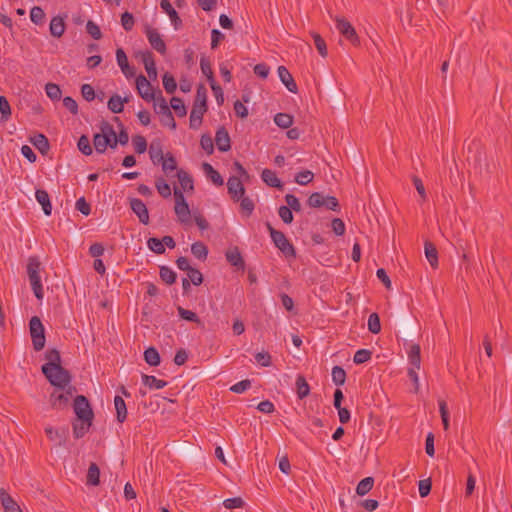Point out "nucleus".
I'll use <instances>...</instances> for the list:
<instances>
[{"label":"nucleus","mask_w":512,"mask_h":512,"mask_svg":"<svg viewBox=\"0 0 512 512\" xmlns=\"http://www.w3.org/2000/svg\"><path fill=\"white\" fill-rule=\"evenodd\" d=\"M425 256L431 265L432 268L436 269L438 267V251L436 249V246L430 242L426 241L425 245Z\"/></svg>","instance_id":"nucleus-28"},{"label":"nucleus","mask_w":512,"mask_h":512,"mask_svg":"<svg viewBox=\"0 0 512 512\" xmlns=\"http://www.w3.org/2000/svg\"><path fill=\"white\" fill-rule=\"evenodd\" d=\"M285 201L287 203V207L291 209V212H300L302 209L301 203L299 199L293 194H286Z\"/></svg>","instance_id":"nucleus-63"},{"label":"nucleus","mask_w":512,"mask_h":512,"mask_svg":"<svg viewBox=\"0 0 512 512\" xmlns=\"http://www.w3.org/2000/svg\"><path fill=\"white\" fill-rule=\"evenodd\" d=\"M215 143L219 151L227 152L231 149V139L227 129L220 126L215 134Z\"/></svg>","instance_id":"nucleus-17"},{"label":"nucleus","mask_w":512,"mask_h":512,"mask_svg":"<svg viewBox=\"0 0 512 512\" xmlns=\"http://www.w3.org/2000/svg\"><path fill=\"white\" fill-rule=\"evenodd\" d=\"M86 31L95 40H99L102 37L99 26L92 20H88L86 24Z\"/></svg>","instance_id":"nucleus-64"},{"label":"nucleus","mask_w":512,"mask_h":512,"mask_svg":"<svg viewBox=\"0 0 512 512\" xmlns=\"http://www.w3.org/2000/svg\"><path fill=\"white\" fill-rule=\"evenodd\" d=\"M110 140L104 135L95 133L93 136V145L97 153H104L107 150Z\"/></svg>","instance_id":"nucleus-39"},{"label":"nucleus","mask_w":512,"mask_h":512,"mask_svg":"<svg viewBox=\"0 0 512 512\" xmlns=\"http://www.w3.org/2000/svg\"><path fill=\"white\" fill-rule=\"evenodd\" d=\"M135 19L132 13L126 11L121 14V25L127 32L131 31L134 27Z\"/></svg>","instance_id":"nucleus-61"},{"label":"nucleus","mask_w":512,"mask_h":512,"mask_svg":"<svg viewBox=\"0 0 512 512\" xmlns=\"http://www.w3.org/2000/svg\"><path fill=\"white\" fill-rule=\"evenodd\" d=\"M144 360L150 366H158L161 362L158 350L155 347H148L144 351Z\"/></svg>","instance_id":"nucleus-34"},{"label":"nucleus","mask_w":512,"mask_h":512,"mask_svg":"<svg viewBox=\"0 0 512 512\" xmlns=\"http://www.w3.org/2000/svg\"><path fill=\"white\" fill-rule=\"evenodd\" d=\"M136 89L140 97L147 102L158 96V90L155 91L150 81L142 74L136 78Z\"/></svg>","instance_id":"nucleus-9"},{"label":"nucleus","mask_w":512,"mask_h":512,"mask_svg":"<svg viewBox=\"0 0 512 512\" xmlns=\"http://www.w3.org/2000/svg\"><path fill=\"white\" fill-rule=\"evenodd\" d=\"M202 169L207 178H209L216 186H222L224 184L223 177L220 173L213 168V166L207 162L202 164Z\"/></svg>","instance_id":"nucleus-26"},{"label":"nucleus","mask_w":512,"mask_h":512,"mask_svg":"<svg viewBox=\"0 0 512 512\" xmlns=\"http://www.w3.org/2000/svg\"><path fill=\"white\" fill-rule=\"evenodd\" d=\"M45 433L47 437L51 441H55L57 446H65L67 437L69 434V429L67 427H62L59 429H54L53 427H46Z\"/></svg>","instance_id":"nucleus-16"},{"label":"nucleus","mask_w":512,"mask_h":512,"mask_svg":"<svg viewBox=\"0 0 512 512\" xmlns=\"http://www.w3.org/2000/svg\"><path fill=\"white\" fill-rule=\"evenodd\" d=\"M30 335L35 351H41L45 346V329L38 316H33L29 322Z\"/></svg>","instance_id":"nucleus-7"},{"label":"nucleus","mask_w":512,"mask_h":512,"mask_svg":"<svg viewBox=\"0 0 512 512\" xmlns=\"http://www.w3.org/2000/svg\"><path fill=\"white\" fill-rule=\"evenodd\" d=\"M114 406L116 410V419L119 423H123L127 419V406L124 399L116 395L114 397Z\"/></svg>","instance_id":"nucleus-27"},{"label":"nucleus","mask_w":512,"mask_h":512,"mask_svg":"<svg viewBox=\"0 0 512 512\" xmlns=\"http://www.w3.org/2000/svg\"><path fill=\"white\" fill-rule=\"evenodd\" d=\"M149 156L154 165L161 164L165 158V154L163 153L161 146L159 144L155 146L153 143L149 148Z\"/></svg>","instance_id":"nucleus-40"},{"label":"nucleus","mask_w":512,"mask_h":512,"mask_svg":"<svg viewBox=\"0 0 512 512\" xmlns=\"http://www.w3.org/2000/svg\"><path fill=\"white\" fill-rule=\"evenodd\" d=\"M368 330L373 334H378L381 331L380 317L377 313H371L368 318Z\"/></svg>","instance_id":"nucleus-52"},{"label":"nucleus","mask_w":512,"mask_h":512,"mask_svg":"<svg viewBox=\"0 0 512 512\" xmlns=\"http://www.w3.org/2000/svg\"><path fill=\"white\" fill-rule=\"evenodd\" d=\"M77 146H78L79 151L86 156H89L93 153V149L90 144V140H89L88 136H86V135L80 136V138L78 139Z\"/></svg>","instance_id":"nucleus-55"},{"label":"nucleus","mask_w":512,"mask_h":512,"mask_svg":"<svg viewBox=\"0 0 512 512\" xmlns=\"http://www.w3.org/2000/svg\"><path fill=\"white\" fill-rule=\"evenodd\" d=\"M31 142L41 154H46L47 151L50 149L49 141L47 137L43 134L35 135L32 138Z\"/></svg>","instance_id":"nucleus-32"},{"label":"nucleus","mask_w":512,"mask_h":512,"mask_svg":"<svg viewBox=\"0 0 512 512\" xmlns=\"http://www.w3.org/2000/svg\"><path fill=\"white\" fill-rule=\"evenodd\" d=\"M155 187H156L158 193L163 198H169L171 196L170 185L165 181V179L163 177L156 178Z\"/></svg>","instance_id":"nucleus-46"},{"label":"nucleus","mask_w":512,"mask_h":512,"mask_svg":"<svg viewBox=\"0 0 512 512\" xmlns=\"http://www.w3.org/2000/svg\"><path fill=\"white\" fill-rule=\"evenodd\" d=\"M41 262L36 256L28 258L27 274L35 297L42 300L44 297L43 286L40 277Z\"/></svg>","instance_id":"nucleus-3"},{"label":"nucleus","mask_w":512,"mask_h":512,"mask_svg":"<svg viewBox=\"0 0 512 512\" xmlns=\"http://www.w3.org/2000/svg\"><path fill=\"white\" fill-rule=\"evenodd\" d=\"M274 122L278 127L287 129L292 125L293 117L287 113H277Z\"/></svg>","instance_id":"nucleus-47"},{"label":"nucleus","mask_w":512,"mask_h":512,"mask_svg":"<svg viewBox=\"0 0 512 512\" xmlns=\"http://www.w3.org/2000/svg\"><path fill=\"white\" fill-rule=\"evenodd\" d=\"M160 7L165 13L168 14L174 28L178 30L182 26V20L179 17L177 11L173 8L172 4L169 2V0H161Z\"/></svg>","instance_id":"nucleus-21"},{"label":"nucleus","mask_w":512,"mask_h":512,"mask_svg":"<svg viewBox=\"0 0 512 512\" xmlns=\"http://www.w3.org/2000/svg\"><path fill=\"white\" fill-rule=\"evenodd\" d=\"M142 383L150 389H162L167 386V382L157 379L155 376L142 374Z\"/></svg>","instance_id":"nucleus-33"},{"label":"nucleus","mask_w":512,"mask_h":512,"mask_svg":"<svg viewBox=\"0 0 512 512\" xmlns=\"http://www.w3.org/2000/svg\"><path fill=\"white\" fill-rule=\"evenodd\" d=\"M238 202H240V212L242 215L245 217H250L255 209L254 201L251 198L243 195Z\"/></svg>","instance_id":"nucleus-37"},{"label":"nucleus","mask_w":512,"mask_h":512,"mask_svg":"<svg viewBox=\"0 0 512 512\" xmlns=\"http://www.w3.org/2000/svg\"><path fill=\"white\" fill-rule=\"evenodd\" d=\"M263 182L273 188L283 189V183L277 177L276 173L270 169H264L261 173Z\"/></svg>","instance_id":"nucleus-23"},{"label":"nucleus","mask_w":512,"mask_h":512,"mask_svg":"<svg viewBox=\"0 0 512 512\" xmlns=\"http://www.w3.org/2000/svg\"><path fill=\"white\" fill-rule=\"evenodd\" d=\"M277 71L281 82L285 85L288 91L297 93L298 86L289 70L285 66H279Z\"/></svg>","instance_id":"nucleus-19"},{"label":"nucleus","mask_w":512,"mask_h":512,"mask_svg":"<svg viewBox=\"0 0 512 512\" xmlns=\"http://www.w3.org/2000/svg\"><path fill=\"white\" fill-rule=\"evenodd\" d=\"M46 379L54 388H65L71 386L72 376L62 365L43 373Z\"/></svg>","instance_id":"nucleus-6"},{"label":"nucleus","mask_w":512,"mask_h":512,"mask_svg":"<svg viewBox=\"0 0 512 512\" xmlns=\"http://www.w3.org/2000/svg\"><path fill=\"white\" fill-rule=\"evenodd\" d=\"M75 391L76 388L73 386L54 388L49 396V404L51 408L55 410H64L68 408Z\"/></svg>","instance_id":"nucleus-4"},{"label":"nucleus","mask_w":512,"mask_h":512,"mask_svg":"<svg viewBox=\"0 0 512 512\" xmlns=\"http://www.w3.org/2000/svg\"><path fill=\"white\" fill-rule=\"evenodd\" d=\"M129 204H130L131 210L139 218V221L142 224L147 225L149 223V212L146 207V204L141 199H138V198H130Z\"/></svg>","instance_id":"nucleus-14"},{"label":"nucleus","mask_w":512,"mask_h":512,"mask_svg":"<svg viewBox=\"0 0 512 512\" xmlns=\"http://www.w3.org/2000/svg\"><path fill=\"white\" fill-rule=\"evenodd\" d=\"M35 197L39 204L42 206V210L46 216H50L52 212V205L50 202L49 194L46 190L37 189L35 192Z\"/></svg>","instance_id":"nucleus-24"},{"label":"nucleus","mask_w":512,"mask_h":512,"mask_svg":"<svg viewBox=\"0 0 512 512\" xmlns=\"http://www.w3.org/2000/svg\"><path fill=\"white\" fill-rule=\"evenodd\" d=\"M335 22L336 29L342 36H344L348 41H350L352 45H360V40L356 33V30L347 19L336 17Z\"/></svg>","instance_id":"nucleus-8"},{"label":"nucleus","mask_w":512,"mask_h":512,"mask_svg":"<svg viewBox=\"0 0 512 512\" xmlns=\"http://www.w3.org/2000/svg\"><path fill=\"white\" fill-rule=\"evenodd\" d=\"M136 58L141 59L149 78L151 80H156L157 79V69H156V64H155L153 53L149 50L138 51L136 53Z\"/></svg>","instance_id":"nucleus-11"},{"label":"nucleus","mask_w":512,"mask_h":512,"mask_svg":"<svg viewBox=\"0 0 512 512\" xmlns=\"http://www.w3.org/2000/svg\"><path fill=\"white\" fill-rule=\"evenodd\" d=\"M174 210H175V213L178 217V220L181 222V223H187L189 222V218H190V209H189V205L188 203H184V204H178V205H175L174 207Z\"/></svg>","instance_id":"nucleus-41"},{"label":"nucleus","mask_w":512,"mask_h":512,"mask_svg":"<svg viewBox=\"0 0 512 512\" xmlns=\"http://www.w3.org/2000/svg\"><path fill=\"white\" fill-rule=\"evenodd\" d=\"M207 89L204 84H199L196 90V96L190 113L189 126L193 130L200 128L204 114L207 112Z\"/></svg>","instance_id":"nucleus-2"},{"label":"nucleus","mask_w":512,"mask_h":512,"mask_svg":"<svg viewBox=\"0 0 512 512\" xmlns=\"http://www.w3.org/2000/svg\"><path fill=\"white\" fill-rule=\"evenodd\" d=\"M147 246L148 248L153 251L156 254H164L165 253V247L163 246V242L161 239L156 237H151L147 240Z\"/></svg>","instance_id":"nucleus-54"},{"label":"nucleus","mask_w":512,"mask_h":512,"mask_svg":"<svg viewBox=\"0 0 512 512\" xmlns=\"http://www.w3.org/2000/svg\"><path fill=\"white\" fill-rule=\"evenodd\" d=\"M170 104L178 117L186 116L187 110L181 98L172 97L170 100Z\"/></svg>","instance_id":"nucleus-51"},{"label":"nucleus","mask_w":512,"mask_h":512,"mask_svg":"<svg viewBox=\"0 0 512 512\" xmlns=\"http://www.w3.org/2000/svg\"><path fill=\"white\" fill-rule=\"evenodd\" d=\"M227 189L228 193L231 196V199L235 202H238L240 198L245 194V187L237 176L229 177L227 181Z\"/></svg>","instance_id":"nucleus-13"},{"label":"nucleus","mask_w":512,"mask_h":512,"mask_svg":"<svg viewBox=\"0 0 512 512\" xmlns=\"http://www.w3.org/2000/svg\"><path fill=\"white\" fill-rule=\"evenodd\" d=\"M373 485H374V478L373 477H365L358 483V485L356 487V493L359 496H364L368 492H370V490L373 488Z\"/></svg>","instance_id":"nucleus-43"},{"label":"nucleus","mask_w":512,"mask_h":512,"mask_svg":"<svg viewBox=\"0 0 512 512\" xmlns=\"http://www.w3.org/2000/svg\"><path fill=\"white\" fill-rule=\"evenodd\" d=\"M324 199L325 196L322 193L314 192L309 196L307 204L312 208H320L324 205Z\"/></svg>","instance_id":"nucleus-60"},{"label":"nucleus","mask_w":512,"mask_h":512,"mask_svg":"<svg viewBox=\"0 0 512 512\" xmlns=\"http://www.w3.org/2000/svg\"><path fill=\"white\" fill-rule=\"evenodd\" d=\"M164 89L167 93L172 94L177 89V83L173 75L166 72L162 77Z\"/></svg>","instance_id":"nucleus-50"},{"label":"nucleus","mask_w":512,"mask_h":512,"mask_svg":"<svg viewBox=\"0 0 512 512\" xmlns=\"http://www.w3.org/2000/svg\"><path fill=\"white\" fill-rule=\"evenodd\" d=\"M191 252L199 260H206L208 256V248L201 241L194 242L191 245Z\"/></svg>","instance_id":"nucleus-38"},{"label":"nucleus","mask_w":512,"mask_h":512,"mask_svg":"<svg viewBox=\"0 0 512 512\" xmlns=\"http://www.w3.org/2000/svg\"><path fill=\"white\" fill-rule=\"evenodd\" d=\"M267 230L270 233L271 239L274 245L286 256V257H295L296 252L294 246L289 242L285 234L281 231H278L272 227V225L267 222L266 223Z\"/></svg>","instance_id":"nucleus-5"},{"label":"nucleus","mask_w":512,"mask_h":512,"mask_svg":"<svg viewBox=\"0 0 512 512\" xmlns=\"http://www.w3.org/2000/svg\"><path fill=\"white\" fill-rule=\"evenodd\" d=\"M66 18V13L63 15H56L52 17L49 23V32L53 37L60 38L63 36L66 30Z\"/></svg>","instance_id":"nucleus-15"},{"label":"nucleus","mask_w":512,"mask_h":512,"mask_svg":"<svg viewBox=\"0 0 512 512\" xmlns=\"http://www.w3.org/2000/svg\"><path fill=\"white\" fill-rule=\"evenodd\" d=\"M296 393L299 399H304L310 393V386L303 375L296 378Z\"/></svg>","instance_id":"nucleus-30"},{"label":"nucleus","mask_w":512,"mask_h":512,"mask_svg":"<svg viewBox=\"0 0 512 512\" xmlns=\"http://www.w3.org/2000/svg\"><path fill=\"white\" fill-rule=\"evenodd\" d=\"M177 160L171 152L165 154V158L161 163L162 171L167 177L173 176L172 173L177 170Z\"/></svg>","instance_id":"nucleus-25"},{"label":"nucleus","mask_w":512,"mask_h":512,"mask_svg":"<svg viewBox=\"0 0 512 512\" xmlns=\"http://www.w3.org/2000/svg\"><path fill=\"white\" fill-rule=\"evenodd\" d=\"M159 274L161 280L168 285L175 283L177 279V274L168 266H161Z\"/></svg>","instance_id":"nucleus-44"},{"label":"nucleus","mask_w":512,"mask_h":512,"mask_svg":"<svg viewBox=\"0 0 512 512\" xmlns=\"http://www.w3.org/2000/svg\"><path fill=\"white\" fill-rule=\"evenodd\" d=\"M314 173L310 170H303L295 175V182L299 185H307L313 181Z\"/></svg>","instance_id":"nucleus-56"},{"label":"nucleus","mask_w":512,"mask_h":512,"mask_svg":"<svg viewBox=\"0 0 512 512\" xmlns=\"http://www.w3.org/2000/svg\"><path fill=\"white\" fill-rule=\"evenodd\" d=\"M0 500L5 512H23L17 502L4 488H0Z\"/></svg>","instance_id":"nucleus-20"},{"label":"nucleus","mask_w":512,"mask_h":512,"mask_svg":"<svg viewBox=\"0 0 512 512\" xmlns=\"http://www.w3.org/2000/svg\"><path fill=\"white\" fill-rule=\"evenodd\" d=\"M144 32L151 47L161 55H164L167 47L158 30L147 25Z\"/></svg>","instance_id":"nucleus-10"},{"label":"nucleus","mask_w":512,"mask_h":512,"mask_svg":"<svg viewBox=\"0 0 512 512\" xmlns=\"http://www.w3.org/2000/svg\"><path fill=\"white\" fill-rule=\"evenodd\" d=\"M175 176H177L183 190L189 191L194 189L193 179L186 171L180 169L176 172Z\"/></svg>","instance_id":"nucleus-35"},{"label":"nucleus","mask_w":512,"mask_h":512,"mask_svg":"<svg viewBox=\"0 0 512 512\" xmlns=\"http://www.w3.org/2000/svg\"><path fill=\"white\" fill-rule=\"evenodd\" d=\"M200 68L203 75L206 76L209 84L212 82L214 83V81H216L211 67V62L205 56H202L200 59Z\"/></svg>","instance_id":"nucleus-42"},{"label":"nucleus","mask_w":512,"mask_h":512,"mask_svg":"<svg viewBox=\"0 0 512 512\" xmlns=\"http://www.w3.org/2000/svg\"><path fill=\"white\" fill-rule=\"evenodd\" d=\"M86 484L90 486H98L100 484V469L94 462L88 468Z\"/></svg>","instance_id":"nucleus-29"},{"label":"nucleus","mask_w":512,"mask_h":512,"mask_svg":"<svg viewBox=\"0 0 512 512\" xmlns=\"http://www.w3.org/2000/svg\"><path fill=\"white\" fill-rule=\"evenodd\" d=\"M73 409L78 421L73 423V435L76 439L82 438L92 425L93 410L84 395H77L73 402Z\"/></svg>","instance_id":"nucleus-1"},{"label":"nucleus","mask_w":512,"mask_h":512,"mask_svg":"<svg viewBox=\"0 0 512 512\" xmlns=\"http://www.w3.org/2000/svg\"><path fill=\"white\" fill-rule=\"evenodd\" d=\"M45 358L47 362L41 367L42 373H46V371H50L55 367L61 366V355L57 349L53 348L47 350L45 353Z\"/></svg>","instance_id":"nucleus-18"},{"label":"nucleus","mask_w":512,"mask_h":512,"mask_svg":"<svg viewBox=\"0 0 512 512\" xmlns=\"http://www.w3.org/2000/svg\"><path fill=\"white\" fill-rule=\"evenodd\" d=\"M332 381L337 386L344 385L346 381V372L341 366H334L331 372Z\"/></svg>","instance_id":"nucleus-45"},{"label":"nucleus","mask_w":512,"mask_h":512,"mask_svg":"<svg viewBox=\"0 0 512 512\" xmlns=\"http://www.w3.org/2000/svg\"><path fill=\"white\" fill-rule=\"evenodd\" d=\"M177 311H178V314L179 316L183 319V320H186V321H190V322H194L196 324H201V319L199 318V316L191 311V310H187L181 306H178L177 308Z\"/></svg>","instance_id":"nucleus-49"},{"label":"nucleus","mask_w":512,"mask_h":512,"mask_svg":"<svg viewBox=\"0 0 512 512\" xmlns=\"http://www.w3.org/2000/svg\"><path fill=\"white\" fill-rule=\"evenodd\" d=\"M129 102L128 97L122 98L118 94L112 95L107 103L108 109L115 114L121 113L124 110V104Z\"/></svg>","instance_id":"nucleus-22"},{"label":"nucleus","mask_w":512,"mask_h":512,"mask_svg":"<svg viewBox=\"0 0 512 512\" xmlns=\"http://www.w3.org/2000/svg\"><path fill=\"white\" fill-rule=\"evenodd\" d=\"M46 94L51 100H59L62 96V91L57 84L47 83L45 86Z\"/></svg>","instance_id":"nucleus-59"},{"label":"nucleus","mask_w":512,"mask_h":512,"mask_svg":"<svg viewBox=\"0 0 512 512\" xmlns=\"http://www.w3.org/2000/svg\"><path fill=\"white\" fill-rule=\"evenodd\" d=\"M132 144L134 146L135 152L138 154H143L147 149V141L142 135L133 136Z\"/></svg>","instance_id":"nucleus-57"},{"label":"nucleus","mask_w":512,"mask_h":512,"mask_svg":"<svg viewBox=\"0 0 512 512\" xmlns=\"http://www.w3.org/2000/svg\"><path fill=\"white\" fill-rule=\"evenodd\" d=\"M200 146L208 155L213 154L214 144H213L212 137L209 134H203L201 136Z\"/></svg>","instance_id":"nucleus-62"},{"label":"nucleus","mask_w":512,"mask_h":512,"mask_svg":"<svg viewBox=\"0 0 512 512\" xmlns=\"http://www.w3.org/2000/svg\"><path fill=\"white\" fill-rule=\"evenodd\" d=\"M421 349L418 344L411 345L408 351V359L411 366L420 369L421 366Z\"/></svg>","instance_id":"nucleus-31"},{"label":"nucleus","mask_w":512,"mask_h":512,"mask_svg":"<svg viewBox=\"0 0 512 512\" xmlns=\"http://www.w3.org/2000/svg\"><path fill=\"white\" fill-rule=\"evenodd\" d=\"M225 258L227 262L233 266L236 270L244 271L245 270V261L241 255L240 249L238 246L230 247L225 252Z\"/></svg>","instance_id":"nucleus-12"},{"label":"nucleus","mask_w":512,"mask_h":512,"mask_svg":"<svg viewBox=\"0 0 512 512\" xmlns=\"http://www.w3.org/2000/svg\"><path fill=\"white\" fill-rule=\"evenodd\" d=\"M153 101L155 112L159 116L168 113V111H171L160 89H158V96Z\"/></svg>","instance_id":"nucleus-36"},{"label":"nucleus","mask_w":512,"mask_h":512,"mask_svg":"<svg viewBox=\"0 0 512 512\" xmlns=\"http://www.w3.org/2000/svg\"><path fill=\"white\" fill-rule=\"evenodd\" d=\"M312 37L314 40V45L316 49L318 50L319 54L322 57H326L328 55L327 46L325 40L321 37L320 34L313 32Z\"/></svg>","instance_id":"nucleus-53"},{"label":"nucleus","mask_w":512,"mask_h":512,"mask_svg":"<svg viewBox=\"0 0 512 512\" xmlns=\"http://www.w3.org/2000/svg\"><path fill=\"white\" fill-rule=\"evenodd\" d=\"M45 16V12L40 6H34L30 10V19L36 25L44 24Z\"/></svg>","instance_id":"nucleus-48"},{"label":"nucleus","mask_w":512,"mask_h":512,"mask_svg":"<svg viewBox=\"0 0 512 512\" xmlns=\"http://www.w3.org/2000/svg\"><path fill=\"white\" fill-rule=\"evenodd\" d=\"M372 357V352L368 349H359L356 351L353 357V362L357 365L363 364L369 361Z\"/></svg>","instance_id":"nucleus-58"}]
</instances>
